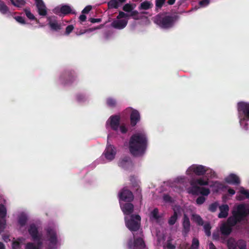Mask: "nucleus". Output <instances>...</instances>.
I'll return each mask as SVG.
<instances>
[{
    "label": "nucleus",
    "instance_id": "nucleus-1",
    "mask_svg": "<svg viewBox=\"0 0 249 249\" xmlns=\"http://www.w3.org/2000/svg\"><path fill=\"white\" fill-rule=\"evenodd\" d=\"M247 216L245 205L241 204L237 206L236 210L233 211L232 216L228 217L227 222L223 223L220 227L222 234L229 235L232 231V228L238 223L241 222Z\"/></svg>",
    "mask_w": 249,
    "mask_h": 249
},
{
    "label": "nucleus",
    "instance_id": "nucleus-2",
    "mask_svg": "<svg viewBox=\"0 0 249 249\" xmlns=\"http://www.w3.org/2000/svg\"><path fill=\"white\" fill-rule=\"evenodd\" d=\"M148 140L144 133H137L132 135L129 142V149L134 156H141L144 154L147 146Z\"/></svg>",
    "mask_w": 249,
    "mask_h": 249
},
{
    "label": "nucleus",
    "instance_id": "nucleus-3",
    "mask_svg": "<svg viewBox=\"0 0 249 249\" xmlns=\"http://www.w3.org/2000/svg\"><path fill=\"white\" fill-rule=\"evenodd\" d=\"M179 19L177 15H171L167 12L160 13L154 18V23L161 29L169 30L174 27Z\"/></svg>",
    "mask_w": 249,
    "mask_h": 249
},
{
    "label": "nucleus",
    "instance_id": "nucleus-4",
    "mask_svg": "<svg viewBox=\"0 0 249 249\" xmlns=\"http://www.w3.org/2000/svg\"><path fill=\"white\" fill-rule=\"evenodd\" d=\"M237 108L240 118V124L242 128L245 130L249 129V124L247 121H249V102L241 101L237 103Z\"/></svg>",
    "mask_w": 249,
    "mask_h": 249
},
{
    "label": "nucleus",
    "instance_id": "nucleus-5",
    "mask_svg": "<svg viewBox=\"0 0 249 249\" xmlns=\"http://www.w3.org/2000/svg\"><path fill=\"white\" fill-rule=\"evenodd\" d=\"M141 217L138 214H132L130 219L125 220V225L127 228L131 231H136L139 230L140 227Z\"/></svg>",
    "mask_w": 249,
    "mask_h": 249
},
{
    "label": "nucleus",
    "instance_id": "nucleus-6",
    "mask_svg": "<svg viewBox=\"0 0 249 249\" xmlns=\"http://www.w3.org/2000/svg\"><path fill=\"white\" fill-rule=\"evenodd\" d=\"M76 78L74 71L71 70H65L60 76L62 83L64 85L72 84Z\"/></svg>",
    "mask_w": 249,
    "mask_h": 249
},
{
    "label": "nucleus",
    "instance_id": "nucleus-7",
    "mask_svg": "<svg viewBox=\"0 0 249 249\" xmlns=\"http://www.w3.org/2000/svg\"><path fill=\"white\" fill-rule=\"evenodd\" d=\"M46 233L50 242L49 249H56L57 242L56 231L53 229L48 228L46 230Z\"/></svg>",
    "mask_w": 249,
    "mask_h": 249
},
{
    "label": "nucleus",
    "instance_id": "nucleus-8",
    "mask_svg": "<svg viewBox=\"0 0 249 249\" xmlns=\"http://www.w3.org/2000/svg\"><path fill=\"white\" fill-rule=\"evenodd\" d=\"M119 200L131 202L134 200V195L132 192L126 187L123 188L118 194Z\"/></svg>",
    "mask_w": 249,
    "mask_h": 249
},
{
    "label": "nucleus",
    "instance_id": "nucleus-9",
    "mask_svg": "<svg viewBox=\"0 0 249 249\" xmlns=\"http://www.w3.org/2000/svg\"><path fill=\"white\" fill-rule=\"evenodd\" d=\"M28 231L33 241H42V234L39 233L38 228L35 224L32 223L29 225Z\"/></svg>",
    "mask_w": 249,
    "mask_h": 249
},
{
    "label": "nucleus",
    "instance_id": "nucleus-10",
    "mask_svg": "<svg viewBox=\"0 0 249 249\" xmlns=\"http://www.w3.org/2000/svg\"><path fill=\"white\" fill-rule=\"evenodd\" d=\"M7 215V209L2 204H0V233L3 232L6 225V217Z\"/></svg>",
    "mask_w": 249,
    "mask_h": 249
},
{
    "label": "nucleus",
    "instance_id": "nucleus-11",
    "mask_svg": "<svg viewBox=\"0 0 249 249\" xmlns=\"http://www.w3.org/2000/svg\"><path fill=\"white\" fill-rule=\"evenodd\" d=\"M191 185L192 186L189 192L194 195L201 194L203 196H207L210 193V191L208 188L201 187L196 185H193L192 183H191Z\"/></svg>",
    "mask_w": 249,
    "mask_h": 249
},
{
    "label": "nucleus",
    "instance_id": "nucleus-12",
    "mask_svg": "<svg viewBox=\"0 0 249 249\" xmlns=\"http://www.w3.org/2000/svg\"><path fill=\"white\" fill-rule=\"evenodd\" d=\"M106 158L109 160H113L115 157L116 151L115 147L111 145L108 144L104 153Z\"/></svg>",
    "mask_w": 249,
    "mask_h": 249
},
{
    "label": "nucleus",
    "instance_id": "nucleus-13",
    "mask_svg": "<svg viewBox=\"0 0 249 249\" xmlns=\"http://www.w3.org/2000/svg\"><path fill=\"white\" fill-rule=\"evenodd\" d=\"M189 170L197 176L204 175L207 171L206 167L202 165H193L189 167Z\"/></svg>",
    "mask_w": 249,
    "mask_h": 249
},
{
    "label": "nucleus",
    "instance_id": "nucleus-14",
    "mask_svg": "<svg viewBox=\"0 0 249 249\" xmlns=\"http://www.w3.org/2000/svg\"><path fill=\"white\" fill-rule=\"evenodd\" d=\"M128 23L127 19H114L111 23V26L113 28L117 29H123L124 28Z\"/></svg>",
    "mask_w": 249,
    "mask_h": 249
},
{
    "label": "nucleus",
    "instance_id": "nucleus-15",
    "mask_svg": "<svg viewBox=\"0 0 249 249\" xmlns=\"http://www.w3.org/2000/svg\"><path fill=\"white\" fill-rule=\"evenodd\" d=\"M130 119L131 126H135L141 119L139 112L136 109H132V111L130 115Z\"/></svg>",
    "mask_w": 249,
    "mask_h": 249
},
{
    "label": "nucleus",
    "instance_id": "nucleus-16",
    "mask_svg": "<svg viewBox=\"0 0 249 249\" xmlns=\"http://www.w3.org/2000/svg\"><path fill=\"white\" fill-rule=\"evenodd\" d=\"M110 125L111 129L114 131L118 130L120 122V117L119 115H112L109 118Z\"/></svg>",
    "mask_w": 249,
    "mask_h": 249
},
{
    "label": "nucleus",
    "instance_id": "nucleus-17",
    "mask_svg": "<svg viewBox=\"0 0 249 249\" xmlns=\"http://www.w3.org/2000/svg\"><path fill=\"white\" fill-rule=\"evenodd\" d=\"M182 225V233L187 234L190 231L191 224L188 216L185 213L183 214Z\"/></svg>",
    "mask_w": 249,
    "mask_h": 249
},
{
    "label": "nucleus",
    "instance_id": "nucleus-18",
    "mask_svg": "<svg viewBox=\"0 0 249 249\" xmlns=\"http://www.w3.org/2000/svg\"><path fill=\"white\" fill-rule=\"evenodd\" d=\"M121 208L125 215L131 214L134 211V205L130 202H126L124 204H120Z\"/></svg>",
    "mask_w": 249,
    "mask_h": 249
},
{
    "label": "nucleus",
    "instance_id": "nucleus-19",
    "mask_svg": "<svg viewBox=\"0 0 249 249\" xmlns=\"http://www.w3.org/2000/svg\"><path fill=\"white\" fill-rule=\"evenodd\" d=\"M118 165L123 168L128 169L132 166V162L130 158L125 157L119 161Z\"/></svg>",
    "mask_w": 249,
    "mask_h": 249
},
{
    "label": "nucleus",
    "instance_id": "nucleus-20",
    "mask_svg": "<svg viewBox=\"0 0 249 249\" xmlns=\"http://www.w3.org/2000/svg\"><path fill=\"white\" fill-rule=\"evenodd\" d=\"M225 181L230 184L238 185L240 183L239 178L234 174H231L225 179Z\"/></svg>",
    "mask_w": 249,
    "mask_h": 249
},
{
    "label": "nucleus",
    "instance_id": "nucleus-21",
    "mask_svg": "<svg viewBox=\"0 0 249 249\" xmlns=\"http://www.w3.org/2000/svg\"><path fill=\"white\" fill-rule=\"evenodd\" d=\"M220 213L218 215L219 218H226L228 215L229 207L227 204H222L219 207Z\"/></svg>",
    "mask_w": 249,
    "mask_h": 249
},
{
    "label": "nucleus",
    "instance_id": "nucleus-22",
    "mask_svg": "<svg viewBox=\"0 0 249 249\" xmlns=\"http://www.w3.org/2000/svg\"><path fill=\"white\" fill-rule=\"evenodd\" d=\"M134 249H146V245L142 237L134 238Z\"/></svg>",
    "mask_w": 249,
    "mask_h": 249
},
{
    "label": "nucleus",
    "instance_id": "nucleus-23",
    "mask_svg": "<svg viewBox=\"0 0 249 249\" xmlns=\"http://www.w3.org/2000/svg\"><path fill=\"white\" fill-rule=\"evenodd\" d=\"M36 244L33 242H28L26 244L25 249H41L43 246L42 241H35Z\"/></svg>",
    "mask_w": 249,
    "mask_h": 249
},
{
    "label": "nucleus",
    "instance_id": "nucleus-24",
    "mask_svg": "<svg viewBox=\"0 0 249 249\" xmlns=\"http://www.w3.org/2000/svg\"><path fill=\"white\" fill-rule=\"evenodd\" d=\"M126 0H110L107 3L108 9H118Z\"/></svg>",
    "mask_w": 249,
    "mask_h": 249
},
{
    "label": "nucleus",
    "instance_id": "nucleus-25",
    "mask_svg": "<svg viewBox=\"0 0 249 249\" xmlns=\"http://www.w3.org/2000/svg\"><path fill=\"white\" fill-rule=\"evenodd\" d=\"M36 6L37 8V12L39 15L45 16L47 15V12L46 7L43 1L36 3Z\"/></svg>",
    "mask_w": 249,
    "mask_h": 249
},
{
    "label": "nucleus",
    "instance_id": "nucleus-26",
    "mask_svg": "<svg viewBox=\"0 0 249 249\" xmlns=\"http://www.w3.org/2000/svg\"><path fill=\"white\" fill-rule=\"evenodd\" d=\"M243 240H239L237 242L232 238L229 239L227 242V247L229 249H239L238 243Z\"/></svg>",
    "mask_w": 249,
    "mask_h": 249
},
{
    "label": "nucleus",
    "instance_id": "nucleus-27",
    "mask_svg": "<svg viewBox=\"0 0 249 249\" xmlns=\"http://www.w3.org/2000/svg\"><path fill=\"white\" fill-rule=\"evenodd\" d=\"M48 25L53 31H58L61 29V24L55 19H49Z\"/></svg>",
    "mask_w": 249,
    "mask_h": 249
},
{
    "label": "nucleus",
    "instance_id": "nucleus-28",
    "mask_svg": "<svg viewBox=\"0 0 249 249\" xmlns=\"http://www.w3.org/2000/svg\"><path fill=\"white\" fill-rule=\"evenodd\" d=\"M153 6L152 2L150 1H144L141 3L138 7L139 10H148L152 8Z\"/></svg>",
    "mask_w": 249,
    "mask_h": 249
},
{
    "label": "nucleus",
    "instance_id": "nucleus-29",
    "mask_svg": "<svg viewBox=\"0 0 249 249\" xmlns=\"http://www.w3.org/2000/svg\"><path fill=\"white\" fill-rule=\"evenodd\" d=\"M191 219L199 226H202L204 224V221L201 216L196 213L192 214Z\"/></svg>",
    "mask_w": 249,
    "mask_h": 249
},
{
    "label": "nucleus",
    "instance_id": "nucleus-30",
    "mask_svg": "<svg viewBox=\"0 0 249 249\" xmlns=\"http://www.w3.org/2000/svg\"><path fill=\"white\" fill-rule=\"evenodd\" d=\"M59 11L61 14L66 15L71 13V9L70 6L64 5L61 7Z\"/></svg>",
    "mask_w": 249,
    "mask_h": 249
},
{
    "label": "nucleus",
    "instance_id": "nucleus-31",
    "mask_svg": "<svg viewBox=\"0 0 249 249\" xmlns=\"http://www.w3.org/2000/svg\"><path fill=\"white\" fill-rule=\"evenodd\" d=\"M27 217L25 214H21L18 218V223L20 227L24 226L27 222Z\"/></svg>",
    "mask_w": 249,
    "mask_h": 249
},
{
    "label": "nucleus",
    "instance_id": "nucleus-32",
    "mask_svg": "<svg viewBox=\"0 0 249 249\" xmlns=\"http://www.w3.org/2000/svg\"><path fill=\"white\" fill-rule=\"evenodd\" d=\"M107 105L112 108L115 107L117 106V101L115 99L111 97H108L106 100Z\"/></svg>",
    "mask_w": 249,
    "mask_h": 249
},
{
    "label": "nucleus",
    "instance_id": "nucleus-33",
    "mask_svg": "<svg viewBox=\"0 0 249 249\" xmlns=\"http://www.w3.org/2000/svg\"><path fill=\"white\" fill-rule=\"evenodd\" d=\"M178 219V213L176 211H174V214L172 215L168 220V224L170 225H173L175 224Z\"/></svg>",
    "mask_w": 249,
    "mask_h": 249
},
{
    "label": "nucleus",
    "instance_id": "nucleus-34",
    "mask_svg": "<svg viewBox=\"0 0 249 249\" xmlns=\"http://www.w3.org/2000/svg\"><path fill=\"white\" fill-rule=\"evenodd\" d=\"M9 11V8L5 3L0 0V12L2 14H6Z\"/></svg>",
    "mask_w": 249,
    "mask_h": 249
},
{
    "label": "nucleus",
    "instance_id": "nucleus-35",
    "mask_svg": "<svg viewBox=\"0 0 249 249\" xmlns=\"http://www.w3.org/2000/svg\"><path fill=\"white\" fill-rule=\"evenodd\" d=\"M166 0H155V6L156 11L158 12L159 9H160L164 4Z\"/></svg>",
    "mask_w": 249,
    "mask_h": 249
},
{
    "label": "nucleus",
    "instance_id": "nucleus-36",
    "mask_svg": "<svg viewBox=\"0 0 249 249\" xmlns=\"http://www.w3.org/2000/svg\"><path fill=\"white\" fill-rule=\"evenodd\" d=\"M135 8L133 4L130 3H126L123 7V10L126 12H130Z\"/></svg>",
    "mask_w": 249,
    "mask_h": 249
},
{
    "label": "nucleus",
    "instance_id": "nucleus-37",
    "mask_svg": "<svg viewBox=\"0 0 249 249\" xmlns=\"http://www.w3.org/2000/svg\"><path fill=\"white\" fill-rule=\"evenodd\" d=\"M134 188L135 189L134 193L135 194L136 197H138L141 201L142 199V189L140 186H139L137 187H135Z\"/></svg>",
    "mask_w": 249,
    "mask_h": 249
},
{
    "label": "nucleus",
    "instance_id": "nucleus-38",
    "mask_svg": "<svg viewBox=\"0 0 249 249\" xmlns=\"http://www.w3.org/2000/svg\"><path fill=\"white\" fill-rule=\"evenodd\" d=\"M22 239V238H18L17 240L14 241L12 245V249H19L20 248V241Z\"/></svg>",
    "mask_w": 249,
    "mask_h": 249
},
{
    "label": "nucleus",
    "instance_id": "nucleus-39",
    "mask_svg": "<svg viewBox=\"0 0 249 249\" xmlns=\"http://www.w3.org/2000/svg\"><path fill=\"white\" fill-rule=\"evenodd\" d=\"M24 11L26 14V16L29 19L31 20H37V19L35 18L34 15L31 12L29 9L25 8L24 9Z\"/></svg>",
    "mask_w": 249,
    "mask_h": 249
},
{
    "label": "nucleus",
    "instance_id": "nucleus-40",
    "mask_svg": "<svg viewBox=\"0 0 249 249\" xmlns=\"http://www.w3.org/2000/svg\"><path fill=\"white\" fill-rule=\"evenodd\" d=\"M218 206V202H214L209 205L208 210L211 212L214 213L216 211Z\"/></svg>",
    "mask_w": 249,
    "mask_h": 249
},
{
    "label": "nucleus",
    "instance_id": "nucleus-41",
    "mask_svg": "<svg viewBox=\"0 0 249 249\" xmlns=\"http://www.w3.org/2000/svg\"><path fill=\"white\" fill-rule=\"evenodd\" d=\"M204 231H205L206 235L207 236H210L211 234V226L210 224L209 223L205 224L204 225Z\"/></svg>",
    "mask_w": 249,
    "mask_h": 249
},
{
    "label": "nucleus",
    "instance_id": "nucleus-42",
    "mask_svg": "<svg viewBox=\"0 0 249 249\" xmlns=\"http://www.w3.org/2000/svg\"><path fill=\"white\" fill-rule=\"evenodd\" d=\"M199 245V242L198 240L194 238L193 239L191 247L189 248V249H198Z\"/></svg>",
    "mask_w": 249,
    "mask_h": 249
},
{
    "label": "nucleus",
    "instance_id": "nucleus-43",
    "mask_svg": "<svg viewBox=\"0 0 249 249\" xmlns=\"http://www.w3.org/2000/svg\"><path fill=\"white\" fill-rule=\"evenodd\" d=\"M151 216L155 220H158L160 218L159 215V210L158 208H155L151 213Z\"/></svg>",
    "mask_w": 249,
    "mask_h": 249
},
{
    "label": "nucleus",
    "instance_id": "nucleus-44",
    "mask_svg": "<svg viewBox=\"0 0 249 249\" xmlns=\"http://www.w3.org/2000/svg\"><path fill=\"white\" fill-rule=\"evenodd\" d=\"M129 180L131 182V186L133 188L139 186L138 181L134 176H130Z\"/></svg>",
    "mask_w": 249,
    "mask_h": 249
},
{
    "label": "nucleus",
    "instance_id": "nucleus-45",
    "mask_svg": "<svg viewBox=\"0 0 249 249\" xmlns=\"http://www.w3.org/2000/svg\"><path fill=\"white\" fill-rule=\"evenodd\" d=\"M130 16L132 17V18L135 20H139L141 18L140 17H139V12L137 10H132L130 12Z\"/></svg>",
    "mask_w": 249,
    "mask_h": 249
},
{
    "label": "nucleus",
    "instance_id": "nucleus-46",
    "mask_svg": "<svg viewBox=\"0 0 249 249\" xmlns=\"http://www.w3.org/2000/svg\"><path fill=\"white\" fill-rule=\"evenodd\" d=\"M25 4L26 2L24 0H15V4L13 5L18 7H21Z\"/></svg>",
    "mask_w": 249,
    "mask_h": 249
},
{
    "label": "nucleus",
    "instance_id": "nucleus-47",
    "mask_svg": "<svg viewBox=\"0 0 249 249\" xmlns=\"http://www.w3.org/2000/svg\"><path fill=\"white\" fill-rule=\"evenodd\" d=\"M196 182L201 186L203 185H208V181L205 180L202 178H199L196 180Z\"/></svg>",
    "mask_w": 249,
    "mask_h": 249
},
{
    "label": "nucleus",
    "instance_id": "nucleus-48",
    "mask_svg": "<svg viewBox=\"0 0 249 249\" xmlns=\"http://www.w3.org/2000/svg\"><path fill=\"white\" fill-rule=\"evenodd\" d=\"M205 198L203 196H200L196 199V202L198 205L202 204L205 201Z\"/></svg>",
    "mask_w": 249,
    "mask_h": 249
},
{
    "label": "nucleus",
    "instance_id": "nucleus-49",
    "mask_svg": "<svg viewBox=\"0 0 249 249\" xmlns=\"http://www.w3.org/2000/svg\"><path fill=\"white\" fill-rule=\"evenodd\" d=\"M241 195H244L246 198L249 199V190L241 189L240 191Z\"/></svg>",
    "mask_w": 249,
    "mask_h": 249
},
{
    "label": "nucleus",
    "instance_id": "nucleus-50",
    "mask_svg": "<svg viewBox=\"0 0 249 249\" xmlns=\"http://www.w3.org/2000/svg\"><path fill=\"white\" fill-rule=\"evenodd\" d=\"M74 27L72 25H69L66 28L65 34L69 35L73 30Z\"/></svg>",
    "mask_w": 249,
    "mask_h": 249
},
{
    "label": "nucleus",
    "instance_id": "nucleus-51",
    "mask_svg": "<svg viewBox=\"0 0 249 249\" xmlns=\"http://www.w3.org/2000/svg\"><path fill=\"white\" fill-rule=\"evenodd\" d=\"M14 18L18 22L21 24H25V21L24 20V18L21 16H17L15 17Z\"/></svg>",
    "mask_w": 249,
    "mask_h": 249
},
{
    "label": "nucleus",
    "instance_id": "nucleus-52",
    "mask_svg": "<svg viewBox=\"0 0 249 249\" xmlns=\"http://www.w3.org/2000/svg\"><path fill=\"white\" fill-rule=\"evenodd\" d=\"M210 0H202L199 1V4L202 7L206 6L210 3Z\"/></svg>",
    "mask_w": 249,
    "mask_h": 249
},
{
    "label": "nucleus",
    "instance_id": "nucleus-53",
    "mask_svg": "<svg viewBox=\"0 0 249 249\" xmlns=\"http://www.w3.org/2000/svg\"><path fill=\"white\" fill-rule=\"evenodd\" d=\"M239 249H246V244L244 241H240L238 243Z\"/></svg>",
    "mask_w": 249,
    "mask_h": 249
},
{
    "label": "nucleus",
    "instance_id": "nucleus-54",
    "mask_svg": "<svg viewBox=\"0 0 249 249\" xmlns=\"http://www.w3.org/2000/svg\"><path fill=\"white\" fill-rule=\"evenodd\" d=\"M126 15V13L123 11H120L119 12L118 15L116 17V19H123L122 18H125V16Z\"/></svg>",
    "mask_w": 249,
    "mask_h": 249
},
{
    "label": "nucleus",
    "instance_id": "nucleus-55",
    "mask_svg": "<svg viewBox=\"0 0 249 249\" xmlns=\"http://www.w3.org/2000/svg\"><path fill=\"white\" fill-rule=\"evenodd\" d=\"M119 127L120 128V131L123 134L126 133L128 131L127 128L124 125L122 124Z\"/></svg>",
    "mask_w": 249,
    "mask_h": 249
},
{
    "label": "nucleus",
    "instance_id": "nucleus-56",
    "mask_svg": "<svg viewBox=\"0 0 249 249\" xmlns=\"http://www.w3.org/2000/svg\"><path fill=\"white\" fill-rule=\"evenodd\" d=\"M92 7L90 5L87 6L84 8V9L82 10V14H88L89 12L91 10Z\"/></svg>",
    "mask_w": 249,
    "mask_h": 249
},
{
    "label": "nucleus",
    "instance_id": "nucleus-57",
    "mask_svg": "<svg viewBox=\"0 0 249 249\" xmlns=\"http://www.w3.org/2000/svg\"><path fill=\"white\" fill-rule=\"evenodd\" d=\"M164 201L167 202H172V197L168 195H164L163 196Z\"/></svg>",
    "mask_w": 249,
    "mask_h": 249
},
{
    "label": "nucleus",
    "instance_id": "nucleus-58",
    "mask_svg": "<svg viewBox=\"0 0 249 249\" xmlns=\"http://www.w3.org/2000/svg\"><path fill=\"white\" fill-rule=\"evenodd\" d=\"M90 22L92 23H96V22H100L102 20L101 18H90L89 20Z\"/></svg>",
    "mask_w": 249,
    "mask_h": 249
},
{
    "label": "nucleus",
    "instance_id": "nucleus-59",
    "mask_svg": "<svg viewBox=\"0 0 249 249\" xmlns=\"http://www.w3.org/2000/svg\"><path fill=\"white\" fill-rule=\"evenodd\" d=\"M2 239L6 242H8L10 240L9 239V235L7 234H4L2 236Z\"/></svg>",
    "mask_w": 249,
    "mask_h": 249
},
{
    "label": "nucleus",
    "instance_id": "nucleus-60",
    "mask_svg": "<svg viewBox=\"0 0 249 249\" xmlns=\"http://www.w3.org/2000/svg\"><path fill=\"white\" fill-rule=\"evenodd\" d=\"M84 98L85 97L83 94H79L76 95V98L78 101H83Z\"/></svg>",
    "mask_w": 249,
    "mask_h": 249
},
{
    "label": "nucleus",
    "instance_id": "nucleus-61",
    "mask_svg": "<svg viewBox=\"0 0 249 249\" xmlns=\"http://www.w3.org/2000/svg\"><path fill=\"white\" fill-rule=\"evenodd\" d=\"M79 18L81 22H84L86 20L87 17L84 14H82L80 16Z\"/></svg>",
    "mask_w": 249,
    "mask_h": 249
},
{
    "label": "nucleus",
    "instance_id": "nucleus-62",
    "mask_svg": "<svg viewBox=\"0 0 249 249\" xmlns=\"http://www.w3.org/2000/svg\"><path fill=\"white\" fill-rule=\"evenodd\" d=\"M228 192L229 194L231 196L234 195L235 193V191H234V190L231 188H229L228 190Z\"/></svg>",
    "mask_w": 249,
    "mask_h": 249
},
{
    "label": "nucleus",
    "instance_id": "nucleus-63",
    "mask_svg": "<svg viewBox=\"0 0 249 249\" xmlns=\"http://www.w3.org/2000/svg\"><path fill=\"white\" fill-rule=\"evenodd\" d=\"M209 247L210 249H217L214 245L212 242L209 243Z\"/></svg>",
    "mask_w": 249,
    "mask_h": 249
},
{
    "label": "nucleus",
    "instance_id": "nucleus-64",
    "mask_svg": "<svg viewBox=\"0 0 249 249\" xmlns=\"http://www.w3.org/2000/svg\"><path fill=\"white\" fill-rule=\"evenodd\" d=\"M236 199L239 201H241L244 199V197L242 196L239 195L236 196Z\"/></svg>",
    "mask_w": 249,
    "mask_h": 249
}]
</instances>
